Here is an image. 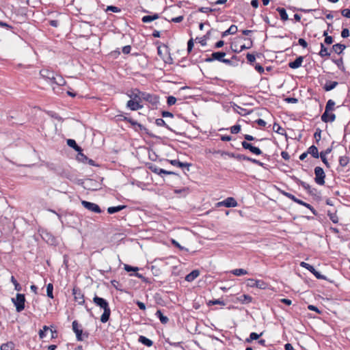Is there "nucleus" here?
Masks as SVG:
<instances>
[{"label":"nucleus","mask_w":350,"mask_h":350,"mask_svg":"<svg viewBox=\"0 0 350 350\" xmlns=\"http://www.w3.org/2000/svg\"><path fill=\"white\" fill-rule=\"evenodd\" d=\"M92 301L96 306H98L100 309L103 310V313L100 317V321L103 323H107L109 320L111 316V308L108 301L95 295L93 297Z\"/></svg>","instance_id":"1"},{"label":"nucleus","mask_w":350,"mask_h":350,"mask_svg":"<svg viewBox=\"0 0 350 350\" xmlns=\"http://www.w3.org/2000/svg\"><path fill=\"white\" fill-rule=\"evenodd\" d=\"M126 120V122H129L131 126H133V128L134 129V130L137 132H143L144 133H146L147 135H148L151 138H154V139H160V137L153 134L152 133L150 132L149 130L146 128L144 125H142V124L137 122L136 120H134L133 119H126L125 118Z\"/></svg>","instance_id":"2"},{"label":"nucleus","mask_w":350,"mask_h":350,"mask_svg":"<svg viewBox=\"0 0 350 350\" xmlns=\"http://www.w3.org/2000/svg\"><path fill=\"white\" fill-rule=\"evenodd\" d=\"M25 296L24 294L17 293L15 298H12V302L16 307V310L21 312L25 308Z\"/></svg>","instance_id":"3"},{"label":"nucleus","mask_w":350,"mask_h":350,"mask_svg":"<svg viewBox=\"0 0 350 350\" xmlns=\"http://www.w3.org/2000/svg\"><path fill=\"white\" fill-rule=\"evenodd\" d=\"M291 178L297 185L301 186L305 190H306L309 195L312 196H314L317 195V189L315 188H312L309 184L306 183L304 181H302L295 176H291Z\"/></svg>","instance_id":"4"},{"label":"nucleus","mask_w":350,"mask_h":350,"mask_svg":"<svg viewBox=\"0 0 350 350\" xmlns=\"http://www.w3.org/2000/svg\"><path fill=\"white\" fill-rule=\"evenodd\" d=\"M81 325H79V322L77 320H75L72 323V331L76 334V338L78 341L83 340V336L85 338H88L89 333L88 332H83V329L80 328Z\"/></svg>","instance_id":"5"},{"label":"nucleus","mask_w":350,"mask_h":350,"mask_svg":"<svg viewBox=\"0 0 350 350\" xmlns=\"http://www.w3.org/2000/svg\"><path fill=\"white\" fill-rule=\"evenodd\" d=\"M314 173L315 174L314 182L317 185H323L326 176L323 169L320 166H317L314 169Z\"/></svg>","instance_id":"6"},{"label":"nucleus","mask_w":350,"mask_h":350,"mask_svg":"<svg viewBox=\"0 0 350 350\" xmlns=\"http://www.w3.org/2000/svg\"><path fill=\"white\" fill-rule=\"evenodd\" d=\"M142 100H146L152 105L157 106L159 103V96L155 94H150L146 92H142L141 94Z\"/></svg>","instance_id":"7"},{"label":"nucleus","mask_w":350,"mask_h":350,"mask_svg":"<svg viewBox=\"0 0 350 350\" xmlns=\"http://www.w3.org/2000/svg\"><path fill=\"white\" fill-rule=\"evenodd\" d=\"M247 286L252 288L256 287L260 289H265L267 286V284L261 280L249 278L247 280Z\"/></svg>","instance_id":"8"},{"label":"nucleus","mask_w":350,"mask_h":350,"mask_svg":"<svg viewBox=\"0 0 350 350\" xmlns=\"http://www.w3.org/2000/svg\"><path fill=\"white\" fill-rule=\"evenodd\" d=\"M81 204L84 208L95 213H100L102 210L100 207L94 202H88L86 200H82Z\"/></svg>","instance_id":"9"},{"label":"nucleus","mask_w":350,"mask_h":350,"mask_svg":"<svg viewBox=\"0 0 350 350\" xmlns=\"http://www.w3.org/2000/svg\"><path fill=\"white\" fill-rule=\"evenodd\" d=\"M241 145L243 149L248 150L252 153L256 155L262 154V150L257 146H254L252 144L249 143L246 141H243Z\"/></svg>","instance_id":"10"},{"label":"nucleus","mask_w":350,"mask_h":350,"mask_svg":"<svg viewBox=\"0 0 350 350\" xmlns=\"http://www.w3.org/2000/svg\"><path fill=\"white\" fill-rule=\"evenodd\" d=\"M226 55V53L224 51L213 52L209 57H207L204 59V62H212L213 61L217 60L221 62L223 61L224 57H225Z\"/></svg>","instance_id":"11"},{"label":"nucleus","mask_w":350,"mask_h":350,"mask_svg":"<svg viewBox=\"0 0 350 350\" xmlns=\"http://www.w3.org/2000/svg\"><path fill=\"white\" fill-rule=\"evenodd\" d=\"M72 295L75 301L78 302V304L83 305L85 304L84 294L79 288L74 287L72 289Z\"/></svg>","instance_id":"12"},{"label":"nucleus","mask_w":350,"mask_h":350,"mask_svg":"<svg viewBox=\"0 0 350 350\" xmlns=\"http://www.w3.org/2000/svg\"><path fill=\"white\" fill-rule=\"evenodd\" d=\"M334 142H332L331 146L327 148V149H325V150H323L320 152V157H321V159L322 161V162L325 165V166L327 167H330V164L327 161V154H329V153L332 151V150L334 149Z\"/></svg>","instance_id":"13"},{"label":"nucleus","mask_w":350,"mask_h":350,"mask_svg":"<svg viewBox=\"0 0 350 350\" xmlns=\"http://www.w3.org/2000/svg\"><path fill=\"white\" fill-rule=\"evenodd\" d=\"M42 239L49 245H57L58 244V241L57 238L53 236L51 232H43Z\"/></svg>","instance_id":"14"},{"label":"nucleus","mask_w":350,"mask_h":350,"mask_svg":"<svg viewBox=\"0 0 350 350\" xmlns=\"http://www.w3.org/2000/svg\"><path fill=\"white\" fill-rule=\"evenodd\" d=\"M237 202L232 197H228L221 202L217 203L218 206H224L225 207H235L237 206Z\"/></svg>","instance_id":"15"},{"label":"nucleus","mask_w":350,"mask_h":350,"mask_svg":"<svg viewBox=\"0 0 350 350\" xmlns=\"http://www.w3.org/2000/svg\"><path fill=\"white\" fill-rule=\"evenodd\" d=\"M165 160H166V161H167L168 163H170L171 165H172L174 166H177L180 168L187 167V171L189 170V167L191 165V163H183V162L180 161L178 159H173V160L165 159Z\"/></svg>","instance_id":"16"},{"label":"nucleus","mask_w":350,"mask_h":350,"mask_svg":"<svg viewBox=\"0 0 350 350\" xmlns=\"http://www.w3.org/2000/svg\"><path fill=\"white\" fill-rule=\"evenodd\" d=\"M304 56H298L294 61L289 62L288 66L292 69H297L301 66L304 62Z\"/></svg>","instance_id":"17"},{"label":"nucleus","mask_w":350,"mask_h":350,"mask_svg":"<svg viewBox=\"0 0 350 350\" xmlns=\"http://www.w3.org/2000/svg\"><path fill=\"white\" fill-rule=\"evenodd\" d=\"M141 94H142V92H141L138 89H134L131 90L129 93H127V96L131 100L142 102Z\"/></svg>","instance_id":"18"},{"label":"nucleus","mask_w":350,"mask_h":350,"mask_svg":"<svg viewBox=\"0 0 350 350\" xmlns=\"http://www.w3.org/2000/svg\"><path fill=\"white\" fill-rule=\"evenodd\" d=\"M141 102L130 99L126 103V107L131 111H137L143 108V105L140 104Z\"/></svg>","instance_id":"19"},{"label":"nucleus","mask_w":350,"mask_h":350,"mask_svg":"<svg viewBox=\"0 0 350 350\" xmlns=\"http://www.w3.org/2000/svg\"><path fill=\"white\" fill-rule=\"evenodd\" d=\"M321 120L325 122H333L336 120V115L333 113L327 112L326 114V112H324L321 115Z\"/></svg>","instance_id":"20"},{"label":"nucleus","mask_w":350,"mask_h":350,"mask_svg":"<svg viewBox=\"0 0 350 350\" xmlns=\"http://www.w3.org/2000/svg\"><path fill=\"white\" fill-rule=\"evenodd\" d=\"M212 31H215L213 29H210L206 33L202 38L197 37L196 41H198L202 46L206 45V40L210 39L211 33Z\"/></svg>","instance_id":"21"},{"label":"nucleus","mask_w":350,"mask_h":350,"mask_svg":"<svg viewBox=\"0 0 350 350\" xmlns=\"http://www.w3.org/2000/svg\"><path fill=\"white\" fill-rule=\"evenodd\" d=\"M67 145L74 149L76 152H83V149L81 146H79L76 141L72 139H68L66 141Z\"/></svg>","instance_id":"22"},{"label":"nucleus","mask_w":350,"mask_h":350,"mask_svg":"<svg viewBox=\"0 0 350 350\" xmlns=\"http://www.w3.org/2000/svg\"><path fill=\"white\" fill-rule=\"evenodd\" d=\"M199 275L200 271L198 269H194L185 276V280L189 282H193L199 276Z\"/></svg>","instance_id":"23"},{"label":"nucleus","mask_w":350,"mask_h":350,"mask_svg":"<svg viewBox=\"0 0 350 350\" xmlns=\"http://www.w3.org/2000/svg\"><path fill=\"white\" fill-rule=\"evenodd\" d=\"M307 153L315 159L320 157V152H319L318 148L314 145H312L308 148Z\"/></svg>","instance_id":"24"},{"label":"nucleus","mask_w":350,"mask_h":350,"mask_svg":"<svg viewBox=\"0 0 350 350\" xmlns=\"http://www.w3.org/2000/svg\"><path fill=\"white\" fill-rule=\"evenodd\" d=\"M237 26L235 25H232L227 30L221 33V38H224L228 35H234L237 32Z\"/></svg>","instance_id":"25"},{"label":"nucleus","mask_w":350,"mask_h":350,"mask_svg":"<svg viewBox=\"0 0 350 350\" xmlns=\"http://www.w3.org/2000/svg\"><path fill=\"white\" fill-rule=\"evenodd\" d=\"M146 166L151 172L162 177V173H161L160 172V170H163L162 168H159L155 164H153L152 163H148L146 164Z\"/></svg>","instance_id":"26"},{"label":"nucleus","mask_w":350,"mask_h":350,"mask_svg":"<svg viewBox=\"0 0 350 350\" xmlns=\"http://www.w3.org/2000/svg\"><path fill=\"white\" fill-rule=\"evenodd\" d=\"M338 83L337 81H327L323 85V89L325 92H329L334 89L338 85Z\"/></svg>","instance_id":"27"},{"label":"nucleus","mask_w":350,"mask_h":350,"mask_svg":"<svg viewBox=\"0 0 350 350\" xmlns=\"http://www.w3.org/2000/svg\"><path fill=\"white\" fill-rule=\"evenodd\" d=\"M127 206L126 205H118L116 206H110L107 208V213L109 214H114L116 213L120 212L123 209L126 208Z\"/></svg>","instance_id":"28"},{"label":"nucleus","mask_w":350,"mask_h":350,"mask_svg":"<svg viewBox=\"0 0 350 350\" xmlns=\"http://www.w3.org/2000/svg\"><path fill=\"white\" fill-rule=\"evenodd\" d=\"M138 342L148 347L152 346L153 345L152 340H151L150 339L144 336H139L138 338Z\"/></svg>","instance_id":"29"},{"label":"nucleus","mask_w":350,"mask_h":350,"mask_svg":"<svg viewBox=\"0 0 350 350\" xmlns=\"http://www.w3.org/2000/svg\"><path fill=\"white\" fill-rule=\"evenodd\" d=\"M155 124L158 126H164L169 131L175 133L176 134H179L178 133H176L175 131H174L171 127H170L165 122V120L163 118H157L155 120Z\"/></svg>","instance_id":"30"},{"label":"nucleus","mask_w":350,"mask_h":350,"mask_svg":"<svg viewBox=\"0 0 350 350\" xmlns=\"http://www.w3.org/2000/svg\"><path fill=\"white\" fill-rule=\"evenodd\" d=\"M223 154H227L230 157H232V158H234L239 161H241V160H243V161H245L246 159V155L245 154H235L234 152H224L222 153Z\"/></svg>","instance_id":"31"},{"label":"nucleus","mask_w":350,"mask_h":350,"mask_svg":"<svg viewBox=\"0 0 350 350\" xmlns=\"http://www.w3.org/2000/svg\"><path fill=\"white\" fill-rule=\"evenodd\" d=\"M276 11L279 13L280 19L283 21L288 20V16L286 13V10L284 8L278 7L276 8Z\"/></svg>","instance_id":"32"},{"label":"nucleus","mask_w":350,"mask_h":350,"mask_svg":"<svg viewBox=\"0 0 350 350\" xmlns=\"http://www.w3.org/2000/svg\"><path fill=\"white\" fill-rule=\"evenodd\" d=\"M155 315L160 320L162 324H166L169 321L168 317L163 315L161 310H158L156 312Z\"/></svg>","instance_id":"33"},{"label":"nucleus","mask_w":350,"mask_h":350,"mask_svg":"<svg viewBox=\"0 0 350 350\" xmlns=\"http://www.w3.org/2000/svg\"><path fill=\"white\" fill-rule=\"evenodd\" d=\"M346 48V45L343 44L337 43L332 46V51L337 54H340Z\"/></svg>","instance_id":"34"},{"label":"nucleus","mask_w":350,"mask_h":350,"mask_svg":"<svg viewBox=\"0 0 350 350\" xmlns=\"http://www.w3.org/2000/svg\"><path fill=\"white\" fill-rule=\"evenodd\" d=\"M53 74V71L49 69H42L40 71V75L42 78L48 80L49 78Z\"/></svg>","instance_id":"35"},{"label":"nucleus","mask_w":350,"mask_h":350,"mask_svg":"<svg viewBox=\"0 0 350 350\" xmlns=\"http://www.w3.org/2000/svg\"><path fill=\"white\" fill-rule=\"evenodd\" d=\"M273 130L274 132L278 133V134H280V135H285L286 137L287 136L286 135V133L285 131V130L281 127L278 123L276 122H274L273 125Z\"/></svg>","instance_id":"36"},{"label":"nucleus","mask_w":350,"mask_h":350,"mask_svg":"<svg viewBox=\"0 0 350 350\" xmlns=\"http://www.w3.org/2000/svg\"><path fill=\"white\" fill-rule=\"evenodd\" d=\"M334 106H335V102L332 99L328 100L326 103L324 112H326V113H327V112L334 111L335 109Z\"/></svg>","instance_id":"37"},{"label":"nucleus","mask_w":350,"mask_h":350,"mask_svg":"<svg viewBox=\"0 0 350 350\" xmlns=\"http://www.w3.org/2000/svg\"><path fill=\"white\" fill-rule=\"evenodd\" d=\"M239 301L242 304H249L252 302V297L249 295L243 294L238 298Z\"/></svg>","instance_id":"38"},{"label":"nucleus","mask_w":350,"mask_h":350,"mask_svg":"<svg viewBox=\"0 0 350 350\" xmlns=\"http://www.w3.org/2000/svg\"><path fill=\"white\" fill-rule=\"evenodd\" d=\"M350 160L349 157L348 156H340L338 159V162L340 166L344 167L347 165Z\"/></svg>","instance_id":"39"},{"label":"nucleus","mask_w":350,"mask_h":350,"mask_svg":"<svg viewBox=\"0 0 350 350\" xmlns=\"http://www.w3.org/2000/svg\"><path fill=\"white\" fill-rule=\"evenodd\" d=\"M319 55L323 57H329L330 56V53L328 52L327 48L325 46V45L323 43H321V50L319 53Z\"/></svg>","instance_id":"40"},{"label":"nucleus","mask_w":350,"mask_h":350,"mask_svg":"<svg viewBox=\"0 0 350 350\" xmlns=\"http://www.w3.org/2000/svg\"><path fill=\"white\" fill-rule=\"evenodd\" d=\"M234 110L238 113L239 114H240L241 116H245L246 114H248L250 112H247L246 113V111L247 109H244V108H242L241 107H239V105H237V104L234 103Z\"/></svg>","instance_id":"41"},{"label":"nucleus","mask_w":350,"mask_h":350,"mask_svg":"<svg viewBox=\"0 0 350 350\" xmlns=\"http://www.w3.org/2000/svg\"><path fill=\"white\" fill-rule=\"evenodd\" d=\"M230 272L236 276H241L248 273L247 270L241 268L233 269Z\"/></svg>","instance_id":"42"},{"label":"nucleus","mask_w":350,"mask_h":350,"mask_svg":"<svg viewBox=\"0 0 350 350\" xmlns=\"http://www.w3.org/2000/svg\"><path fill=\"white\" fill-rule=\"evenodd\" d=\"M327 216L333 223L337 224L338 222V217L336 215V211L332 213L330 211H327Z\"/></svg>","instance_id":"43"},{"label":"nucleus","mask_w":350,"mask_h":350,"mask_svg":"<svg viewBox=\"0 0 350 350\" xmlns=\"http://www.w3.org/2000/svg\"><path fill=\"white\" fill-rule=\"evenodd\" d=\"M288 9L293 10V11H299L304 13H310L311 12H316L317 9H304V8H297L296 7H291L290 6Z\"/></svg>","instance_id":"44"},{"label":"nucleus","mask_w":350,"mask_h":350,"mask_svg":"<svg viewBox=\"0 0 350 350\" xmlns=\"http://www.w3.org/2000/svg\"><path fill=\"white\" fill-rule=\"evenodd\" d=\"M53 291V284L52 283L48 284L46 285V295L49 298H51V299H53L54 298Z\"/></svg>","instance_id":"45"},{"label":"nucleus","mask_w":350,"mask_h":350,"mask_svg":"<svg viewBox=\"0 0 350 350\" xmlns=\"http://www.w3.org/2000/svg\"><path fill=\"white\" fill-rule=\"evenodd\" d=\"M10 282L14 284V290L17 291H22V287L20 285V284L17 282L14 276L12 275L10 278Z\"/></svg>","instance_id":"46"},{"label":"nucleus","mask_w":350,"mask_h":350,"mask_svg":"<svg viewBox=\"0 0 350 350\" xmlns=\"http://www.w3.org/2000/svg\"><path fill=\"white\" fill-rule=\"evenodd\" d=\"M246 58H247V62L250 65H252V66L254 65V62L256 61V55H255L248 53L246 55Z\"/></svg>","instance_id":"47"},{"label":"nucleus","mask_w":350,"mask_h":350,"mask_svg":"<svg viewBox=\"0 0 350 350\" xmlns=\"http://www.w3.org/2000/svg\"><path fill=\"white\" fill-rule=\"evenodd\" d=\"M124 269L126 272L134 271L135 273H137V271L139 270V268L137 267H133L126 264L124 265Z\"/></svg>","instance_id":"48"},{"label":"nucleus","mask_w":350,"mask_h":350,"mask_svg":"<svg viewBox=\"0 0 350 350\" xmlns=\"http://www.w3.org/2000/svg\"><path fill=\"white\" fill-rule=\"evenodd\" d=\"M321 132L322 131L319 128H317L314 133V137L317 144H319V141L321 140Z\"/></svg>","instance_id":"49"},{"label":"nucleus","mask_w":350,"mask_h":350,"mask_svg":"<svg viewBox=\"0 0 350 350\" xmlns=\"http://www.w3.org/2000/svg\"><path fill=\"white\" fill-rule=\"evenodd\" d=\"M216 304H219V305H222V306H225L226 305L224 301H222V300H220V299L209 300L208 302L207 303V305L209 306H210L216 305Z\"/></svg>","instance_id":"50"},{"label":"nucleus","mask_w":350,"mask_h":350,"mask_svg":"<svg viewBox=\"0 0 350 350\" xmlns=\"http://www.w3.org/2000/svg\"><path fill=\"white\" fill-rule=\"evenodd\" d=\"M300 266L301 267H304V268L306 269L307 270H308L311 273H312V271H314V269H315L312 265H310V264H308L307 262H301L300 263Z\"/></svg>","instance_id":"51"},{"label":"nucleus","mask_w":350,"mask_h":350,"mask_svg":"<svg viewBox=\"0 0 350 350\" xmlns=\"http://www.w3.org/2000/svg\"><path fill=\"white\" fill-rule=\"evenodd\" d=\"M109 11H111V12H113L115 13H118V12H121V9L115 5H108L107 7V8L105 9V12H109Z\"/></svg>","instance_id":"52"},{"label":"nucleus","mask_w":350,"mask_h":350,"mask_svg":"<svg viewBox=\"0 0 350 350\" xmlns=\"http://www.w3.org/2000/svg\"><path fill=\"white\" fill-rule=\"evenodd\" d=\"M245 141H248V142H251V141H262V140H265L267 139V138H262L260 139H256V137H253L252 135H248V134H245L243 135Z\"/></svg>","instance_id":"53"},{"label":"nucleus","mask_w":350,"mask_h":350,"mask_svg":"<svg viewBox=\"0 0 350 350\" xmlns=\"http://www.w3.org/2000/svg\"><path fill=\"white\" fill-rule=\"evenodd\" d=\"M78 155H77V159L79 161L83 162V163H86L88 159V157L85 155L83 152H78Z\"/></svg>","instance_id":"54"},{"label":"nucleus","mask_w":350,"mask_h":350,"mask_svg":"<svg viewBox=\"0 0 350 350\" xmlns=\"http://www.w3.org/2000/svg\"><path fill=\"white\" fill-rule=\"evenodd\" d=\"M241 128V125L237 124L230 127V132L232 134H237L240 132Z\"/></svg>","instance_id":"55"},{"label":"nucleus","mask_w":350,"mask_h":350,"mask_svg":"<svg viewBox=\"0 0 350 350\" xmlns=\"http://www.w3.org/2000/svg\"><path fill=\"white\" fill-rule=\"evenodd\" d=\"M317 279L319 280H327V277L324 275H322L319 271H317L314 269V271L312 273Z\"/></svg>","instance_id":"56"},{"label":"nucleus","mask_w":350,"mask_h":350,"mask_svg":"<svg viewBox=\"0 0 350 350\" xmlns=\"http://www.w3.org/2000/svg\"><path fill=\"white\" fill-rule=\"evenodd\" d=\"M171 243H172V244L174 247H176L178 248L180 250H182V251H183V250H184V251H187V252L188 251V249L185 248V247H183V246H181V245L179 244V243H178V241H176V240H174V239H172V240H171Z\"/></svg>","instance_id":"57"},{"label":"nucleus","mask_w":350,"mask_h":350,"mask_svg":"<svg viewBox=\"0 0 350 350\" xmlns=\"http://www.w3.org/2000/svg\"><path fill=\"white\" fill-rule=\"evenodd\" d=\"M176 102V98L174 97V96H168L167 97V104L169 105V106H172L173 105H174Z\"/></svg>","instance_id":"58"},{"label":"nucleus","mask_w":350,"mask_h":350,"mask_svg":"<svg viewBox=\"0 0 350 350\" xmlns=\"http://www.w3.org/2000/svg\"><path fill=\"white\" fill-rule=\"evenodd\" d=\"M155 44L158 45L157 46V54L163 59L164 58L163 52L161 51V46L163 45L160 44V42L158 40L155 42Z\"/></svg>","instance_id":"59"},{"label":"nucleus","mask_w":350,"mask_h":350,"mask_svg":"<svg viewBox=\"0 0 350 350\" xmlns=\"http://www.w3.org/2000/svg\"><path fill=\"white\" fill-rule=\"evenodd\" d=\"M49 330V327L46 325H44L42 329L39 331V336L40 338H43L46 336V332Z\"/></svg>","instance_id":"60"},{"label":"nucleus","mask_w":350,"mask_h":350,"mask_svg":"<svg viewBox=\"0 0 350 350\" xmlns=\"http://www.w3.org/2000/svg\"><path fill=\"white\" fill-rule=\"evenodd\" d=\"M55 84L57 85L58 86H62L66 84V81L62 76H59L58 78H56V81H55Z\"/></svg>","instance_id":"61"},{"label":"nucleus","mask_w":350,"mask_h":350,"mask_svg":"<svg viewBox=\"0 0 350 350\" xmlns=\"http://www.w3.org/2000/svg\"><path fill=\"white\" fill-rule=\"evenodd\" d=\"M254 68L260 74H263L265 72L264 68L258 63L255 64Z\"/></svg>","instance_id":"62"},{"label":"nucleus","mask_w":350,"mask_h":350,"mask_svg":"<svg viewBox=\"0 0 350 350\" xmlns=\"http://www.w3.org/2000/svg\"><path fill=\"white\" fill-rule=\"evenodd\" d=\"M341 14L346 18H350V9L345 8L341 10Z\"/></svg>","instance_id":"63"},{"label":"nucleus","mask_w":350,"mask_h":350,"mask_svg":"<svg viewBox=\"0 0 350 350\" xmlns=\"http://www.w3.org/2000/svg\"><path fill=\"white\" fill-rule=\"evenodd\" d=\"M12 345V342L3 344L1 346V350H11Z\"/></svg>","instance_id":"64"}]
</instances>
